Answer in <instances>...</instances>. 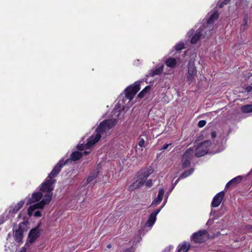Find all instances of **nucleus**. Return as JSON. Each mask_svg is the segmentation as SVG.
<instances>
[{
	"label": "nucleus",
	"instance_id": "obj_3",
	"mask_svg": "<svg viewBox=\"0 0 252 252\" xmlns=\"http://www.w3.org/2000/svg\"><path fill=\"white\" fill-rule=\"evenodd\" d=\"M140 89L139 82H136L132 85L129 86L125 90V96L122 100V102L119 100L118 105H122L123 108L129 107L131 105L130 101L140 90Z\"/></svg>",
	"mask_w": 252,
	"mask_h": 252
},
{
	"label": "nucleus",
	"instance_id": "obj_32",
	"mask_svg": "<svg viewBox=\"0 0 252 252\" xmlns=\"http://www.w3.org/2000/svg\"><path fill=\"white\" fill-rule=\"evenodd\" d=\"M216 135H217V134H216V132L215 131H213L211 133V137L213 138H214L216 137Z\"/></svg>",
	"mask_w": 252,
	"mask_h": 252
},
{
	"label": "nucleus",
	"instance_id": "obj_8",
	"mask_svg": "<svg viewBox=\"0 0 252 252\" xmlns=\"http://www.w3.org/2000/svg\"><path fill=\"white\" fill-rule=\"evenodd\" d=\"M148 174H140L138 176L137 180L128 187V189L129 190H132L134 189L139 188L142 186L148 177Z\"/></svg>",
	"mask_w": 252,
	"mask_h": 252
},
{
	"label": "nucleus",
	"instance_id": "obj_28",
	"mask_svg": "<svg viewBox=\"0 0 252 252\" xmlns=\"http://www.w3.org/2000/svg\"><path fill=\"white\" fill-rule=\"evenodd\" d=\"M206 124V122L204 120H201L199 121L198 123V126L199 127H203Z\"/></svg>",
	"mask_w": 252,
	"mask_h": 252
},
{
	"label": "nucleus",
	"instance_id": "obj_23",
	"mask_svg": "<svg viewBox=\"0 0 252 252\" xmlns=\"http://www.w3.org/2000/svg\"><path fill=\"white\" fill-rule=\"evenodd\" d=\"M150 89V87L149 86H146L142 91H141L138 94L139 97H143L149 91Z\"/></svg>",
	"mask_w": 252,
	"mask_h": 252
},
{
	"label": "nucleus",
	"instance_id": "obj_19",
	"mask_svg": "<svg viewBox=\"0 0 252 252\" xmlns=\"http://www.w3.org/2000/svg\"><path fill=\"white\" fill-rule=\"evenodd\" d=\"M189 247L190 245L188 243H184L179 245L178 247V252H187L189 250Z\"/></svg>",
	"mask_w": 252,
	"mask_h": 252
},
{
	"label": "nucleus",
	"instance_id": "obj_30",
	"mask_svg": "<svg viewBox=\"0 0 252 252\" xmlns=\"http://www.w3.org/2000/svg\"><path fill=\"white\" fill-rule=\"evenodd\" d=\"M171 144H165L164 145H163V146H162V148H161V150H166L168 148V147H169V145H170Z\"/></svg>",
	"mask_w": 252,
	"mask_h": 252
},
{
	"label": "nucleus",
	"instance_id": "obj_1",
	"mask_svg": "<svg viewBox=\"0 0 252 252\" xmlns=\"http://www.w3.org/2000/svg\"><path fill=\"white\" fill-rule=\"evenodd\" d=\"M115 119H109L101 122L95 130V133L93 134L88 139L86 144H78L77 149L80 151L73 152L70 155V158L66 159L65 162L63 159H61L49 174L48 178L50 180L55 177L60 172L63 165L67 164L70 160L75 161L79 159L83 155H87L90 153V148L94 144L97 142L101 138H105L110 130L116 124Z\"/></svg>",
	"mask_w": 252,
	"mask_h": 252
},
{
	"label": "nucleus",
	"instance_id": "obj_6",
	"mask_svg": "<svg viewBox=\"0 0 252 252\" xmlns=\"http://www.w3.org/2000/svg\"><path fill=\"white\" fill-rule=\"evenodd\" d=\"M197 70L193 63H189L188 64V72L186 74L187 81L189 84L195 81V77L197 75Z\"/></svg>",
	"mask_w": 252,
	"mask_h": 252
},
{
	"label": "nucleus",
	"instance_id": "obj_15",
	"mask_svg": "<svg viewBox=\"0 0 252 252\" xmlns=\"http://www.w3.org/2000/svg\"><path fill=\"white\" fill-rule=\"evenodd\" d=\"M42 196L43 194L41 192H34L32 193L31 197L27 199L26 203L27 205H29L38 202L41 199Z\"/></svg>",
	"mask_w": 252,
	"mask_h": 252
},
{
	"label": "nucleus",
	"instance_id": "obj_17",
	"mask_svg": "<svg viewBox=\"0 0 252 252\" xmlns=\"http://www.w3.org/2000/svg\"><path fill=\"white\" fill-rule=\"evenodd\" d=\"M164 193V190L163 189H160L158 191V193L157 197H156L152 202V205H157L159 204L163 197V195Z\"/></svg>",
	"mask_w": 252,
	"mask_h": 252
},
{
	"label": "nucleus",
	"instance_id": "obj_34",
	"mask_svg": "<svg viewBox=\"0 0 252 252\" xmlns=\"http://www.w3.org/2000/svg\"><path fill=\"white\" fill-rule=\"evenodd\" d=\"M180 179H182V178H181V177H180L174 183V186H175L179 182V181L180 180Z\"/></svg>",
	"mask_w": 252,
	"mask_h": 252
},
{
	"label": "nucleus",
	"instance_id": "obj_13",
	"mask_svg": "<svg viewBox=\"0 0 252 252\" xmlns=\"http://www.w3.org/2000/svg\"><path fill=\"white\" fill-rule=\"evenodd\" d=\"M25 201L21 200L14 205L10 207L9 213L8 214V218H10L13 217V215L17 213L23 206Z\"/></svg>",
	"mask_w": 252,
	"mask_h": 252
},
{
	"label": "nucleus",
	"instance_id": "obj_21",
	"mask_svg": "<svg viewBox=\"0 0 252 252\" xmlns=\"http://www.w3.org/2000/svg\"><path fill=\"white\" fill-rule=\"evenodd\" d=\"M98 172L97 171H94L91 172L87 179V184L90 183L93 181L98 175Z\"/></svg>",
	"mask_w": 252,
	"mask_h": 252
},
{
	"label": "nucleus",
	"instance_id": "obj_24",
	"mask_svg": "<svg viewBox=\"0 0 252 252\" xmlns=\"http://www.w3.org/2000/svg\"><path fill=\"white\" fill-rule=\"evenodd\" d=\"M144 140L143 138H140L139 141L138 142V146L140 147V148H136V151L137 153H138V150H140V151H142L143 150L142 148L144 146Z\"/></svg>",
	"mask_w": 252,
	"mask_h": 252
},
{
	"label": "nucleus",
	"instance_id": "obj_26",
	"mask_svg": "<svg viewBox=\"0 0 252 252\" xmlns=\"http://www.w3.org/2000/svg\"><path fill=\"white\" fill-rule=\"evenodd\" d=\"M193 169H190L189 170L186 171L182 174V175L181 176V178H186V177H188L190 175H191L193 173Z\"/></svg>",
	"mask_w": 252,
	"mask_h": 252
},
{
	"label": "nucleus",
	"instance_id": "obj_39",
	"mask_svg": "<svg viewBox=\"0 0 252 252\" xmlns=\"http://www.w3.org/2000/svg\"><path fill=\"white\" fill-rule=\"evenodd\" d=\"M126 252H131V250H127L126 251Z\"/></svg>",
	"mask_w": 252,
	"mask_h": 252
},
{
	"label": "nucleus",
	"instance_id": "obj_33",
	"mask_svg": "<svg viewBox=\"0 0 252 252\" xmlns=\"http://www.w3.org/2000/svg\"><path fill=\"white\" fill-rule=\"evenodd\" d=\"M252 88L251 86H248L246 88V90L248 92H250L252 90Z\"/></svg>",
	"mask_w": 252,
	"mask_h": 252
},
{
	"label": "nucleus",
	"instance_id": "obj_37",
	"mask_svg": "<svg viewBox=\"0 0 252 252\" xmlns=\"http://www.w3.org/2000/svg\"><path fill=\"white\" fill-rule=\"evenodd\" d=\"M107 248H108V249L111 248V244H108V245L107 246Z\"/></svg>",
	"mask_w": 252,
	"mask_h": 252
},
{
	"label": "nucleus",
	"instance_id": "obj_35",
	"mask_svg": "<svg viewBox=\"0 0 252 252\" xmlns=\"http://www.w3.org/2000/svg\"><path fill=\"white\" fill-rule=\"evenodd\" d=\"M4 221V219L3 218H0V224L2 223Z\"/></svg>",
	"mask_w": 252,
	"mask_h": 252
},
{
	"label": "nucleus",
	"instance_id": "obj_10",
	"mask_svg": "<svg viewBox=\"0 0 252 252\" xmlns=\"http://www.w3.org/2000/svg\"><path fill=\"white\" fill-rule=\"evenodd\" d=\"M207 237V231L202 230L193 234L191 238L195 243H202L206 240Z\"/></svg>",
	"mask_w": 252,
	"mask_h": 252
},
{
	"label": "nucleus",
	"instance_id": "obj_7",
	"mask_svg": "<svg viewBox=\"0 0 252 252\" xmlns=\"http://www.w3.org/2000/svg\"><path fill=\"white\" fill-rule=\"evenodd\" d=\"M211 144V142L210 140H207L201 143L195 149V156L200 157L205 155L208 153L209 147Z\"/></svg>",
	"mask_w": 252,
	"mask_h": 252
},
{
	"label": "nucleus",
	"instance_id": "obj_22",
	"mask_svg": "<svg viewBox=\"0 0 252 252\" xmlns=\"http://www.w3.org/2000/svg\"><path fill=\"white\" fill-rule=\"evenodd\" d=\"M241 110L244 113L252 112V104L246 105L241 107Z\"/></svg>",
	"mask_w": 252,
	"mask_h": 252
},
{
	"label": "nucleus",
	"instance_id": "obj_27",
	"mask_svg": "<svg viewBox=\"0 0 252 252\" xmlns=\"http://www.w3.org/2000/svg\"><path fill=\"white\" fill-rule=\"evenodd\" d=\"M184 46L185 45L184 43L179 42L174 46V48L177 51H180L183 49L184 48Z\"/></svg>",
	"mask_w": 252,
	"mask_h": 252
},
{
	"label": "nucleus",
	"instance_id": "obj_38",
	"mask_svg": "<svg viewBox=\"0 0 252 252\" xmlns=\"http://www.w3.org/2000/svg\"><path fill=\"white\" fill-rule=\"evenodd\" d=\"M247 17H245V19H244V20H245V23L246 24L247 22Z\"/></svg>",
	"mask_w": 252,
	"mask_h": 252
},
{
	"label": "nucleus",
	"instance_id": "obj_16",
	"mask_svg": "<svg viewBox=\"0 0 252 252\" xmlns=\"http://www.w3.org/2000/svg\"><path fill=\"white\" fill-rule=\"evenodd\" d=\"M39 231L37 228H34L31 230L29 234V241L31 243H33L39 236Z\"/></svg>",
	"mask_w": 252,
	"mask_h": 252
},
{
	"label": "nucleus",
	"instance_id": "obj_20",
	"mask_svg": "<svg viewBox=\"0 0 252 252\" xmlns=\"http://www.w3.org/2000/svg\"><path fill=\"white\" fill-rule=\"evenodd\" d=\"M165 64L168 67H174L177 64L176 60L175 58H169L166 61Z\"/></svg>",
	"mask_w": 252,
	"mask_h": 252
},
{
	"label": "nucleus",
	"instance_id": "obj_4",
	"mask_svg": "<svg viewBox=\"0 0 252 252\" xmlns=\"http://www.w3.org/2000/svg\"><path fill=\"white\" fill-rule=\"evenodd\" d=\"M25 212L22 211L18 215V218H22L23 221L19 224L18 227H14V237L17 242L20 243L22 241L23 237V232L24 227L28 223L29 218L25 215Z\"/></svg>",
	"mask_w": 252,
	"mask_h": 252
},
{
	"label": "nucleus",
	"instance_id": "obj_2",
	"mask_svg": "<svg viewBox=\"0 0 252 252\" xmlns=\"http://www.w3.org/2000/svg\"><path fill=\"white\" fill-rule=\"evenodd\" d=\"M54 180H50L47 178L42 184L40 190L46 192L43 199L39 202L31 205L28 209V215L29 217L33 216L35 217H40L41 212L40 209L44 208V206L48 204L51 201L52 196L53 184Z\"/></svg>",
	"mask_w": 252,
	"mask_h": 252
},
{
	"label": "nucleus",
	"instance_id": "obj_5",
	"mask_svg": "<svg viewBox=\"0 0 252 252\" xmlns=\"http://www.w3.org/2000/svg\"><path fill=\"white\" fill-rule=\"evenodd\" d=\"M219 17V13L216 11L212 14L207 20V24L206 26H204L206 30L205 34L206 36H210L212 34V31L214 29L213 24L215 20H216Z\"/></svg>",
	"mask_w": 252,
	"mask_h": 252
},
{
	"label": "nucleus",
	"instance_id": "obj_25",
	"mask_svg": "<svg viewBox=\"0 0 252 252\" xmlns=\"http://www.w3.org/2000/svg\"><path fill=\"white\" fill-rule=\"evenodd\" d=\"M162 70L163 66H161L158 68L154 69V70H153L152 72V76H155L156 75L159 74L162 71Z\"/></svg>",
	"mask_w": 252,
	"mask_h": 252
},
{
	"label": "nucleus",
	"instance_id": "obj_11",
	"mask_svg": "<svg viewBox=\"0 0 252 252\" xmlns=\"http://www.w3.org/2000/svg\"><path fill=\"white\" fill-rule=\"evenodd\" d=\"M206 30L204 26L200 27L198 30L196 31L195 34L191 39V43L192 44L196 43L199 39L201 37H208L209 36L205 35Z\"/></svg>",
	"mask_w": 252,
	"mask_h": 252
},
{
	"label": "nucleus",
	"instance_id": "obj_14",
	"mask_svg": "<svg viewBox=\"0 0 252 252\" xmlns=\"http://www.w3.org/2000/svg\"><path fill=\"white\" fill-rule=\"evenodd\" d=\"M223 196V191H220L217 193L213 198L211 204L212 206L213 207H218L221 202Z\"/></svg>",
	"mask_w": 252,
	"mask_h": 252
},
{
	"label": "nucleus",
	"instance_id": "obj_9",
	"mask_svg": "<svg viewBox=\"0 0 252 252\" xmlns=\"http://www.w3.org/2000/svg\"><path fill=\"white\" fill-rule=\"evenodd\" d=\"M193 150L189 148L187 150L183 156L182 165L183 168L188 167L190 163V160L193 155Z\"/></svg>",
	"mask_w": 252,
	"mask_h": 252
},
{
	"label": "nucleus",
	"instance_id": "obj_12",
	"mask_svg": "<svg viewBox=\"0 0 252 252\" xmlns=\"http://www.w3.org/2000/svg\"><path fill=\"white\" fill-rule=\"evenodd\" d=\"M165 203L166 202L165 201L160 209H156L151 213L146 223V226L152 227L154 225L156 220L157 215L160 212L161 208L164 206Z\"/></svg>",
	"mask_w": 252,
	"mask_h": 252
},
{
	"label": "nucleus",
	"instance_id": "obj_29",
	"mask_svg": "<svg viewBox=\"0 0 252 252\" xmlns=\"http://www.w3.org/2000/svg\"><path fill=\"white\" fill-rule=\"evenodd\" d=\"M146 186L148 187H150L152 185V181L151 180H149L147 182H145Z\"/></svg>",
	"mask_w": 252,
	"mask_h": 252
},
{
	"label": "nucleus",
	"instance_id": "obj_31",
	"mask_svg": "<svg viewBox=\"0 0 252 252\" xmlns=\"http://www.w3.org/2000/svg\"><path fill=\"white\" fill-rule=\"evenodd\" d=\"M230 0H224V1L222 2L220 5V7H222L223 4H227Z\"/></svg>",
	"mask_w": 252,
	"mask_h": 252
},
{
	"label": "nucleus",
	"instance_id": "obj_18",
	"mask_svg": "<svg viewBox=\"0 0 252 252\" xmlns=\"http://www.w3.org/2000/svg\"><path fill=\"white\" fill-rule=\"evenodd\" d=\"M241 179L242 177L240 176L234 178L227 183L225 186V188L228 189L232 185H235L239 183L241 181Z\"/></svg>",
	"mask_w": 252,
	"mask_h": 252
},
{
	"label": "nucleus",
	"instance_id": "obj_36",
	"mask_svg": "<svg viewBox=\"0 0 252 252\" xmlns=\"http://www.w3.org/2000/svg\"><path fill=\"white\" fill-rule=\"evenodd\" d=\"M26 250L25 248H22V249L19 252H26Z\"/></svg>",
	"mask_w": 252,
	"mask_h": 252
}]
</instances>
